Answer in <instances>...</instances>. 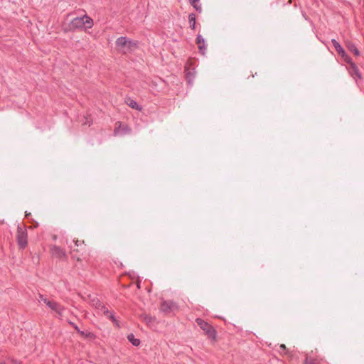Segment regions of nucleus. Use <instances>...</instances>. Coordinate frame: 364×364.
Segmentation results:
<instances>
[{"label": "nucleus", "mask_w": 364, "mask_h": 364, "mask_svg": "<svg viewBox=\"0 0 364 364\" xmlns=\"http://www.w3.org/2000/svg\"><path fill=\"white\" fill-rule=\"evenodd\" d=\"M122 130L125 132V133H131V128L129 127H128L127 125L124 124L122 127Z\"/></svg>", "instance_id": "17"}, {"label": "nucleus", "mask_w": 364, "mask_h": 364, "mask_svg": "<svg viewBox=\"0 0 364 364\" xmlns=\"http://www.w3.org/2000/svg\"><path fill=\"white\" fill-rule=\"evenodd\" d=\"M196 322L210 338L216 341L217 332L211 325L201 318H197Z\"/></svg>", "instance_id": "3"}, {"label": "nucleus", "mask_w": 364, "mask_h": 364, "mask_svg": "<svg viewBox=\"0 0 364 364\" xmlns=\"http://www.w3.org/2000/svg\"><path fill=\"white\" fill-rule=\"evenodd\" d=\"M40 301H43L48 307L52 311H55L58 316H62L64 311V308L57 302L50 301L44 298L42 295L40 296Z\"/></svg>", "instance_id": "4"}, {"label": "nucleus", "mask_w": 364, "mask_h": 364, "mask_svg": "<svg viewBox=\"0 0 364 364\" xmlns=\"http://www.w3.org/2000/svg\"><path fill=\"white\" fill-rule=\"evenodd\" d=\"M200 0H189L190 4L198 11H201V6L199 5Z\"/></svg>", "instance_id": "14"}, {"label": "nucleus", "mask_w": 364, "mask_h": 364, "mask_svg": "<svg viewBox=\"0 0 364 364\" xmlns=\"http://www.w3.org/2000/svg\"><path fill=\"white\" fill-rule=\"evenodd\" d=\"M97 308H98L100 311L102 312L104 314L107 315L111 318H112V314L108 315L109 311H108L107 309L105 308V306H104L101 304H99V306Z\"/></svg>", "instance_id": "16"}, {"label": "nucleus", "mask_w": 364, "mask_h": 364, "mask_svg": "<svg viewBox=\"0 0 364 364\" xmlns=\"http://www.w3.org/2000/svg\"><path fill=\"white\" fill-rule=\"evenodd\" d=\"M196 43L198 46V48L202 50L203 49H204V39L203 38V37L201 36H198L197 38H196Z\"/></svg>", "instance_id": "12"}, {"label": "nucleus", "mask_w": 364, "mask_h": 364, "mask_svg": "<svg viewBox=\"0 0 364 364\" xmlns=\"http://www.w3.org/2000/svg\"><path fill=\"white\" fill-rule=\"evenodd\" d=\"M93 26V21L89 16L85 15L82 17H76L70 23L68 28L65 31H73L77 28H91Z\"/></svg>", "instance_id": "1"}, {"label": "nucleus", "mask_w": 364, "mask_h": 364, "mask_svg": "<svg viewBox=\"0 0 364 364\" xmlns=\"http://www.w3.org/2000/svg\"><path fill=\"white\" fill-rule=\"evenodd\" d=\"M80 333L81 335H84V332L80 331Z\"/></svg>", "instance_id": "22"}, {"label": "nucleus", "mask_w": 364, "mask_h": 364, "mask_svg": "<svg viewBox=\"0 0 364 364\" xmlns=\"http://www.w3.org/2000/svg\"><path fill=\"white\" fill-rule=\"evenodd\" d=\"M124 124H123L122 122H116L115 124V127H114V135H117L119 132V129H122V127Z\"/></svg>", "instance_id": "15"}, {"label": "nucleus", "mask_w": 364, "mask_h": 364, "mask_svg": "<svg viewBox=\"0 0 364 364\" xmlns=\"http://www.w3.org/2000/svg\"><path fill=\"white\" fill-rule=\"evenodd\" d=\"M188 20L190 23V27L192 29H195L196 27V16L193 14H190L188 16Z\"/></svg>", "instance_id": "11"}, {"label": "nucleus", "mask_w": 364, "mask_h": 364, "mask_svg": "<svg viewBox=\"0 0 364 364\" xmlns=\"http://www.w3.org/2000/svg\"><path fill=\"white\" fill-rule=\"evenodd\" d=\"M117 50L123 53H130L137 48V43L125 37H120L116 41Z\"/></svg>", "instance_id": "2"}, {"label": "nucleus", "mask_w": 364, "mask_h": 364, "mask_svg": "<svg viewBox=\"0 0 364 364\" xmlns=\"http://www.w3.org/2000/svg\"><path fill=\"white\" fill-rule=\"evenodd\" d=\"M75 329H76V330H77L78 331H79V329H78V328H77V326H75Z\"/></svg>", "instance_id": "23"}, {"label": "nucleus", "mask_w": 364, "mask_h": 364, "mask_svg": "<svg viewBox=\"0 0 364 364\" xmlns=\"http://www.w3.org/2000/svg\"><path fill=\"white\" fill-rule=\"evenodd\" d=\"M332 43L338 53L341 55L346 62L350 63L349 57L346 55L345 50L342 48L340 44L336 40H332Z\"/></svg>", "instance_id": "7"}, {"label": "nucleus", "mask_w": 364, "mask_h": 364, "mask_svg": "<svg viewBox=\"0 0 364 364\" xmlns=\"http://www.w3.org/2000/svg\"><path fill=\"white\" fill-rule=\"evenodd\" d=\"M76 260H77V262H80V261H81V259H80V257H76Z\"/></svg>", "instance_id": "20"}, {"label": "nucleus", "mask_w": 364, "mask_h": 364, "mask_svg": "<svg viewBox=\"0 0 364 364\" xmlns=\"http://www.w3.org/2000/svg\"><path fill=\"white\" fill-rule=\"evenodd\" d=\"M1 364H4V363H1Z\"/></svg>", "instance_id": "24"}, {"label": "nucleus", "mask_w": 364, "mask_h": 364, "mask_svg": "<svg viewBox=\"0 0 364 364\" xmlns=\"http://www.w3.org/2000/svg\"><path fill=\"white\" fill-rule=\"evenodd\" d=\"M17 240L21 247L24 248L27 245V234L21 228L18 229Z\"/></svg>", "instance_id": "6"}, {"label": "nucleus", "mask_w": 364, "mask_h": 364, "mask_svg": "<svg viewBox=\"0 0 364 364\" xmlns=\"http://www.w3.org/2000/svg\"><path fill=\"white\" fill-rule=\"evenodd\" d=\"M305 364H318V363L315 360H313L311 358H307L306 360Z\"/></svg>", "instance_id": "18"}, {"label": "nucleus", "mask_w": 364, "mask_h": 364, "mask_svg": "<svg viewBox=\"0 0 364 364\" xmlns=\"http://www.w3.org/2000/svg\"><path fill=\"white\" fill-rule=\"evenodd\" d=\"M280 348L283 350H285L286 349V346L284 344H281L280 345Z\"/></svg>", "instance_id": "19"}, {"label": "nucleus", "mask_w": 364, "mask_h": 364, "mask_svg": "<svg viewBox=\"0 0 364 364\" xmlns=\"http://www.w3.org/2000/svg\"><path fill=\"white\" fill-rule=\"evenodd\" d=\"M161 311L164 313H170L178 309V305L172 301H164L161 304Z\"/></svg>", "instance_id": "5"}, {"label": "nucleus", "mask_w": 364, "mask_h": 364, "mask_svg": "<svg viewBox=\"0 0 364 364\" xmlns=\"http://www.w3.org/2000/svg\"><path fill=\"white\" fill-rule=\"evenodd\" d=\"M347 47L349 49V50L353 52L354 53V55H355L356 56H358L360 55V53H359L358 50L357 49V48L353 44L348 43L347 44Z\"/></svg>", "instance_id": "13"}, {"label": "nucleus", "mask_w": 364, "mask_h": 364, "mask_svg": "<svg viewBox=\"0 0 364 364\" xmlns=\"http://www.w3.org/2000/svg\"><path fill=\"white\" fill-rule=\"evenodd\" d=\"M125 103L130 107L135 109L136 110H141V107L138 105L136 101L131 98H127L125 100Z\"/></svg>", "instance_id": "9"}, {"label": "nucleus", "mask_w": 364, "mask_h": 364, "mask_svg": "<svg viewBox=\"0 0 364 364\" xmlns=\"http://www.w3.org/2000/svg\"><path fill=\"white\" fill-rule=\"evenodd\" d=\"M127 339L134 345V346H138L140 344V341L139 339L135 338L133 334H129L127 336Z\"/></svg>", "instance_id": "10"}, {"label": "nucleus", "mask_w": 364, "mask_h": 364, "mask_svg": "<svg viewBox=\"0 0 364 364\" xmlns=\"http://www.w3.org/2000/svg\"><path fill=\"white\" fill-rule=\"evenodd\" d=\"M52 254L53 256L58 257L60 259H63L66 257L65 252L59 247L54 246L52 247Z\"/></svg>", "instance_id": "8"}, {"label": "nucleus", "mask_w": 364, "mask_h": 364, "mask_svg": "<svg viewBox=\"0 0 364 364\" xmlns=\"http://www.w3.org/2000/svg\"><path fill=\"white\" fill-rule=\"evenodd\" d=\"M75 244H76V245H77V246L78 245V240H77V241L75 242Z\"/></svg>", "instance_id": "21"}]
</instances>
